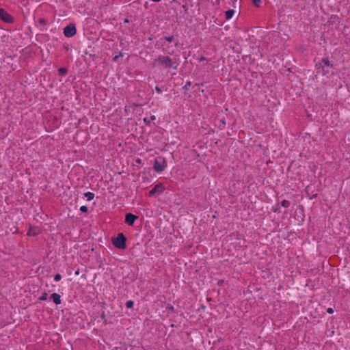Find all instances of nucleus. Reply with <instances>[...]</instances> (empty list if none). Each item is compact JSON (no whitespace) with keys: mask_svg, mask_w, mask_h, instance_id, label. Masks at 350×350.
I'll use <instances>...</instances> for the list:
<instances>
[{"mask_svg":"<svg viewBox=\"0 0 350 350\" xmlns=\"http://www.w3.org/2000/svg\"><path fill=\"white\" fill-rule=\"evenodd\" d=\"M187 85H191L190 81H188V82L187 83Z\"/></svg>","mask_w":350,"mask_h":350,"instance_id":"29","label":"nucleus"},{"mask_svg":"<svg viewBox=\"0 0 350 350\" xmlns=\"http://www.w3.org/2000/svg\"><path fill=\"white\" fill-rule=\"evenodd\" d=\"M165 39L169 42H171L173 40V37L172 36H169V37L165 38Z\"/></svg>","mask_w":350,"mask_h":350,"instance_id":"23","label":"nucleus"},{"mask_svg":"<svg viewBox=\"0 0 350 350\" xmlns=\"http://www.w3.org/2000/svg\"><path fill=\"white\" fill-rule=\"evenodd\" d=\"M84 195L88 201L93 200L94 198V194L90 191L85 193Z\"/></svg>","mask_w":350,"mask_h":350,"instance_id":"12","label":"nucleus"},{"mask_svg":"<svg viewBox=\"0 0 350 350\" xmlns=\"http://www.w3.org/2000/svg\"><path fill=\"white\" fill-rule=\"evenodd\" d=\"M137 219L138 217L132 213H127L125 215V222L129 226H133Z\"/></svg>","mask_w":350,"mask_h":350,"instance_id":"8","label":"nucleus"},{"mask_svg":"<svg viewBox=\"0 0 350 350\" xmlns=\"http://www.w3.org/2000/svg\"><path fill=\"white\" fill-rule=\"evenodd\" d=\"M129 19L126 18V19L124 20V23H129Z\"/></svg>","mask_w":350,"mask_h":350,"instance_id":"27","label":"nucleus"},{"mask_svg":"<svg viewBox=\"0 0 350 350\" xmlns=\"http://www.w3.org/2000/svg\"><path fill=\"white\" fill-rule=\"evenodd\" d=\"M152 1H154V2H159L161 0H152Z\"/></svg>","mask_w":350,"mask_h":350,"instance_id":"28","label":"nucleus"},{"mask_svg":"<svg viewBox=\"0 0 350 350\" xmlns=\"http://www.w3.org/2000/svg\"><path fill=\"white\" fill-rule=\"evenodd\" d=\"M281 205L283 207L288 208L290 206V202L286 200H284L281 202Z\"/></svg>","mask_w":350,"mask_h":350,"instance_id":"14","label":"nucleus"},{"mask_svg":"<svg viewBox=\"0 0 350 350\" xmlns=\"http://www.w3.org/2000/svg\"><path fill=\"white\" fill-rule=\"evenodd\" d=\"M38 22L40 24L43 25H46V21L44 18H40L38 20Z\"/></svg>","mask_w":350,"mask_h":350,"instance_id":"20","label":"nucleus"},{"mask_svg":"<svg viewBox=\"0 0 350 350\" xmlns=\"http://www.w3.org/2000/svg\"><path fill=\"white\" fill-rule=\"evenodd\" d=\"M113 244L118 249H124L126 247V238L122 233L118 234L113 239Z\"/></svg>","mask_w":350,"mask_h":350,"instance_id":"3","label":"nucleus"},{"mask_svg":"<svg viewBox=\"0 0 350 350\" xmlns=\"http://www.w3.org/2000/svg\"><path fill=\"white\" fill-rule=\"evenodd\" d=\"M234 11L233 10H228L225 12L226 19L230 20L234 15Z\"/></svg>","mask_w":350,"mask_h":350,"instance_id":"11","label":"nucleus"},{"mask_svg":"<svg viewBox=\"0 0 350 350\" xmlns=\"http://www.w3.org/2000/svg\"><path fill=\"white\" fill-rule=\"evenodd\" d=\"M167 167V163L165 158L159 157L154 162V170L157 172H163Z\"/></svg>","mask_w":350,"mask_h":350,"instance_id":"4","label":"nucleus"},{"mask_svg":"<svg viewBox=\"0 0 350 350\" xmlns=\"http://www.w3.org/2000/svg\"><path fill=\"white\" fill-rule=\"evenodd\" d=\"M0 19L7 23H13L14 21V18L4 9L0 8Z\"/></svg>","mask_w":350,"mask_h":350,"instance_id":"5","label":"nucleus"},{"mask_svg":"<svg viewBox=\"0 0 350 350\" xmlns=\"http://www.w3.org/2000/svg\"><path fill=\"white\" fill-rule=\"evenodd\" d=\"M48 298V294L46 293H44L42 296L39 297V300L40 301H45Z\"/></svg>","mask_w":350,"mask_h":350,"instance_id":"16","label":"nucleus"},{"mask_svg":"<svg viewBox=\"0 0 350 350\" xmlns=\"http://www.w3.org/2000/svg\"><path fill=\"white\" fill-rule=\"evenodd\" d=\"M61 279H62V275L59 273H57L54 276V280L55 282H59Z\"/></svg>","mask_w":350,"mask_h":350,"instance_id":"17","label":"nucleus"},{"mask_svg":"<svg viewBox=\"0 0 350 350\" xmlns=\"http://www.w3.org/2000/svg\"><path fill=\"white\" fill-rule=\"evenodd\" d=\"M79 271H77L75 272V274H76V275H79Z\"/></svg>","mask_w":350,"mask_h":350,"instance_id":"30","label":"nucleus"},{"mask_svg":"<svg viewBox=\"0 0 350 350\" xmlns=\"http://www.w3.org/2000/svg\"><path fill=\"white\" fill-rule=\"evenodd\" d=\"M315 67L319 73L325 75L329 73V69L333 67V65L327 59L323 58L320 62L316 64Z\"/></svg>","mask_w":350,"mask_h":350,"instance_id":"2","label":"nucleus"},{"mask_svg":"<svg viewBox=\"0 0 350 350\" xmlns=\"http://www.w3.org/2000/svg\"><path fill=\"white\" fill-rule=\"evenodd\" d=\"M155 120V116H151L150 118V120L152 121V120Z\"/></svg>","mask_w":350,"mask_h":350,"instance_id":"26","label":"nucleus"},{"mask_svg":"<svg viewBox=\"0 0 350 350\" xmlns=\"http://www.w3.org/2000/svg\"><path fill=\"white\" fill-rule=\"evenodd\" d=\"M63 32L66 37L71 38L77 33L76 27L74 24L71 23L64 28Z\"/></svg>","mask_w":350,"mask_h":350,"instance_id":"6","label":"nucleus"},{"mask_svg":"<svg viewBox=\"0 0 350 350\" xmlns=\"http://www.w3.org/2000/svg\"><path fill=\"white\" fill-rule=\"evenodd\" d=\"M51 298L55 304L59 305L61 304V297L59 294L54 293L51 295Z\"/></svg>","mask_w":350,"mask_h":350,"instance_id":"9","label":"nucleus"},{"mask_svg":"<svg viewBox=\"0 0 350 350\" xmlns=\"http://www.w3.org/2000/svg\"><path fill=\"white\" fill-rule=\"evenodd\" d=\"M327 312L328 313H329V314H332V313L334 312V310H333V309H332V308H327Z\"/></svg>","mask_w":350,"mask_h":350,"instance_id":"24","label":"nucleus"},{"mask_svg":"<svg viewBox=\"0 0 350 350\" xmlns=\"http://www.w3.org/2000/svg\"><path fill=\"white\" fill-rule=\"evenodd\" d=\"M153 67L161 66L164 69L177 70L180 64V58L178 55H174L172 57L160 55L154 59L152 63Z\"/></svg>","mask_w":350,"mask_h":350,"instance_id":"1","label":"nucleus"},{"mask_svg":"<svg viewBox=\"0 0 350 350\" xmlns=\"http://www.w3.org/2000/svg\"><path fill=\"white\" fill-rule=\"evenodd\" d=\"M155 90H156V91H157V93H159V94H161V93H162V90H161V89L159 87H157H157L155 88Z\"/></svg>","mask_w":350,"mask_h":350,"instance_id":"22","label":"nucleus"},{"mask_svg":"<svg viewBox=\"0 0 350 350\" xmlns=\"http://www.w3.org/2000/svg\"><path fill=\"white\" fill-rule=\"evenodd\" d=\"M58 72L62 75H65L67 73V69L65 68H60L58 70Z\"/></svg>","mask_w":350,"mask_h":350,"instance_id":"15","label":"nucleus"},{"mask_svg":"<svg viewBox=\"0 0 350 350\" xmlns=\"http://www.w3.org/2000/svg\"><path fill=\"white\" fill-rule=\"evenodd\" d=\"M39 230L35 227H31L28 232L27 235L29 236H36L39 233Z\"/></svg>","mask_w":350,"mask_h":350,"instance_id":"10","label":"nucleus"},{"mask_svg":"<svg viewBox=\"0 0 350 350\" xmlns=\"http://www.w3.org/2000/svg\"><path fill=\"white\" fill-rule=\"evenodd\" d=\"M233 1H237V0H232Z\"/></svg>","mask_w":350,"mask_h":350,"instance_id":"31","label":"nucleus"},{"mask_svg":"<svg viewBox=\"0 0 350 350\" xmlns=\"http://www.w3.org/2000/svg\"><path fill=\"white\" fill-rule=\"evenodd\" d=\"M165 187L161 184H157L156 185L152 190L149 191L148 196L150 197L154 196L155 195H159L163 193L164 191Z\"/></svg>","mask_w":350,"mask_h":350,"instance_id":"7","label":"nucleus"},{"mask_svg":"<svg viewBox=\"0 0 350 350\" xmlns=\"http://www.w3.org/2000/svg\"><path fill=\"white\" fill-rule=\"evenodd\" d=\"M125 305L126 308H132L133 307L134 302L132 300H129L126 302Z\"/></svg>","mask_w":350,"mask_h":350,"instance_id":"13","label":"nucleus"},{"mask_svg":"<svg viewBox=\"0 0 350 350\" xmlns=\"http://www.w3.org/2000/svg\"><path fill=\"white\" fill-rule=\"evenodd\" d=\"M144 121L146 123H150V119H148V118H144Z\"/></svg>","mask_w":350,"mask_h":350,"instance_id":"25","label":"nucleus"},{"mask_svg":"<svg viewBox=\"0 0 350 350\" xmlns=\"http://www.w3.org/2000/svg\"><path fill=\"white\" fill-rule=\"evenodd\" d=\"M80 211L83 213H86L88 211V207L86 206H81L80 207Z\"/></svg>","mask_w":350,"mask_h":350,"instance_id":"19","label":"nucleus"},{"mask_svg":"<svg viewBox=\"0 0 350 350\" xmlns=\"http://www.w3.org/2000/svg\"><path fill=\"white\" fill-rule=\"evenodd\" d=\"M252 1L254 4L257 7H259L261 3V0H252Z\"/></svg>","mask_w":350,"mask_h":350,"instance_id":"18","label":"nucleus"},{"mask_svg":"<svg viewBox=\"0 0 350 350\" xmlns=\"http://www.w3.org/2000/svg\"><path fill=\"white\" fill-rule=\"evenodd\" d=\"M122 54H121V53H120L118 55H116V56L113 57V61H114V62H117V61H118V58H119L120 57H122Z\"/></svg>","mask_w":350,"mask_h":350,"instance_id":"21","label":"nucleus"}]
</instances>
